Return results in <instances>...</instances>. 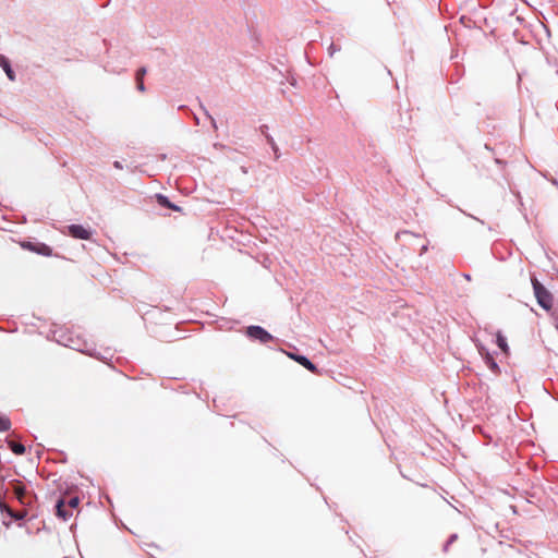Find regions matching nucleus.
Returning <instances> with one entry per match:
<instances>
[{
  "instance_id": "f257e3e1",
  "label": "nucleus",
  "mask_w": 558,
  "mask_h": 558,
  "mask_svg": "<svg viewBox=\"0 0 558 558\" xmlns=\"http://www.w3.org/2000/svg\"><path fill=\"white\" fill-rule=\"evenodd\" d=\"M531 281L538 305L549 311L553 307V294L535 277H532Z\"/></svg>"
},
{
  "instance_id": "f03ea898",
  "label": "nucleus",
  "mask_w": 558,
  "mask_h": 558,
  "mask_svg": "<svg viewBox=\"0 0 558 558\" xmlns=\"http://www.w3.org/2000/svg\"><path fill=\"white\" fill-rule=\"evenodd\" d=\"M78 504L80 498L77 496L70 497L68 500L64 498L58 499L56 504L57 515L66 521L70 517H72V511L77 509Z\"/></svg>"
},
{
  "instance_id": "7ed1b4c3",
  "label": "nucleus",
  "mask_w": 558,
  "mask_h": 558,
  "mask_svg": "<svg viewBox=\"0 0 558 558\" xmlns=\"http://www.w3.org/2000/svg\"><path fill=\"white\" fill-rule=\"evenodd\" d=\"M245 335L250 339L256 340L263 344L268 343L274 339L272 335H270L266 329L255 325L248 326L246 328Z\"/></svg>"
},
{
  "instance_id": "20e7f679",
  "label": "nucleus",
  "mask_w": 558,
  "mask_h": 558,
  "mask_svg": "<svg viewBox=\"0 0 558 558\" xmlns=\"http://www.w3.org/2000/svg\"><path fill=\"white\" fill-rule=\"evenodd\" d=\"M66 229L68 234L74 239L88 240L92 236V230L82 225H70Z\"/></svg>"
},
{
  "instance_id": "39448f33",
  "label": "nucleus",
  "mask_w": 558,
  "mask_h": 558,
  "mask_svg": "<svg viewBox=\"0 0 558 558\" xmlns=\"http://www.w3.org/2000/svg\"><path fill=\"white\" fill-rule=\"evenodd\" d=\"M65 347H70L78 352L86 353L90 356H96V350L93 348L92 344H88L87 342L80 343L78 341H75L73 339H69L68 342H63Z\"/></svg>"
},
{
  "instance_id": "423d86ee",
  "label": "nucleus",
  "mask_w": 558,
  "mask_h": 558,
  "mask_svg": "<svg viewBox=\"0 0 558 558\" xmlns=\"http://www.w3.org/2000/svg\"><path fill=\"white\" fill-rule=\"evenodd\" d=\"M478 352L484 359L485 364L489 367V369L494 373L499 372V366L493 355L489 353L487 349H485L483 345L478 347Z\"/></svg>"
},
{
  "instance_id": "0eeeda50",
  "label": "nucleus",
  "mask_w": 558,
  "mask_h": 558,
  "mask_svg": "<svg viewBox=\"0 0 558 558\" xmlns=\"http://www.w3.org/2000/svg\"><path fill=\"white\" fill-rule=\"evenodd\" d=\"M289 356L292 360H294L295 362H298L299 364H301L303 367L308 369L310 372H312V373H316L317 372L316 365L314 363H312L306 356L299 355V354H293V353H290Z\"/></svg>"
},
{
  "instance_id": "6e6552de",
  "label": "nucleus",
  "mask_w": 558,
  "mask_h": 558,
  "mask_svg": "<svg viewBox=\"0 0 558 558\" xmlns=\"http://www.w3.org/2000/svg\"><path fill=\"white\" fill-rule=\"evenodd\" d=\"M0 68L3 69V71L5 72L8 78L11 81V82H14L15 81V73L10 64V61L8 60V58L3 54L0 53Z\"/></svg>"
},
{
  "instance_id": "1a4fd4ad",
  "label": "nucleus",
  "mask_w": 558,
  "mask_h": 558,
  "mask_svg": "<svg viewBox=\"0 0 558 558\" xmlns=\"http://www.w3.org/2000/svg\"><path fill=\"white\" fill-rule=\"evenodd\" d=\"M157 201L159 203V205L163 206V207H167V208H171L173 210H181V208L174 204H172L167 196L162 195V194H157Z\"/></svg>"
},
{
  "instance_id": "9d476101",
  "label": "nucleus",
  "mask_w": 558,
  "mask_h": 558,
  "mask_svg": "<svg viewBox=\"0 0 558 558\" xmlns=\"http://www.w3.org/2000/svg\"><path fill=\"white\" fill-rule=\"evenodd\" d=\"M496 343L505 353H508L509 347L507 339L500 332H498L496 336Z\"/></svg>"
},
{
  "instance_id": "9b49d317",
  "label": "nucleus",
  "mask_w": 558,
  "mask_h": 558,
  "mask_svg": "<svg viewBox=\"0 0 558 558\" xmlns=\"http://www.w3.org/2000/svg\"><path fill=\"white\" fill-rule=\"evenodd\" d=\"M9 447L15 454H23L25 452V447L22 444L9 441Z\"/></svg>"
},
{
  "instance_id": "f8f14e48",
  "label": "nucleus",
  "mask_w": 558,
  "mask_h": 558,
  "mask_svg": "<svg viewBox=\"0 0 558 558\" xmlns=\"http://www.w3.org/2000/svg\"><path fill=\"white\" fill-rule=\"evenodd\" d=\"M10 427H11L10 420L7 416L0 415V432H5V430L10 429Z\"/></svg>"
},
{
  "instance_id": "ddd939ff",
  "label": "nucleus",
  "mask_w": 558,
  "mask_h": 558,
  "mask_svg": "<svg viewBox=\"0 0 558 558\" xmlns=\"http://www.w3.org/2000/svg\"><path fill=\"white\" fill-rule=\"evenodd\" d=\"M266 138H267V142H268L269 146L271 147V149L275 153L276 159L279 158V148H278L275 140L270 135H267Z\"/></svg>"
},
{
  "instance_id": "4468645a",
  "label": "nucleus",
  "mask_w": 558,
  "mask_h": 558,
  "mask_svg": "<svg viewBox=\"0 0 558 558\" xmlns=\"http://www.w3.org/2000/svg\"><path fill=\"white\" fill-rule=\"evenodd\" d=\"M340 50V47L336 46L333 43H331L328 47V54L332 57L337 51Z\"/></svg>"
},
{
  "instance_id": "2eb2a0df",
  "label": "nucleus",
  "mask_w": 558,
  "mask_h": 558,
  "mask_svg": "<svg viewBox=\"0 0 558 558\" xmlns=\"http://www.w3.org/2000/svg\"><path fill=\"white\" fill-rule=\"evenodd\" d=\"M145 74H146V69L145 68L138 69L137 72H136V81L143 80Z\"/></svg>"
},
{
  "instance_id": "dca6fc26",
  "label": "nucleus",
  "mask_w": 558,
  "mask_h": 558,
  "mask_svg": "<svg viewBox=\"0 0 558 558\" xmlns=\"http://www.w3.org/2000/svg\"><path fill=\"white\" fill-rule=\"evenodd\" d=\"M457 539V534H453L449 537V539L447 541V543L445 544L444 546V550L447 551L449 546Z\"/></svg>"
},
{
  "instance_id": "f3484780",
  "label": "nucleus",
  "mask_w": 558,
  "mask_h": 558,
  "mask_svg": "<svg viewBox=\"0 0 558 558\" xmlns=\"http://www.w3.org/2000/svg\"><path fill=\"white\" fill-rule=\"evenodd\" d=\"M40 254L48 255L50 253L49 246L41 244V248L37 251Z\"/></svg>"
},
{
  "instance_id": "a211bd4d",
  "label": "nucleus",
  "mask_w": 558,
  "mask_h": 558,
  "mask_svg": "<svg viewBox=\"0 0 558 558\" xmlns=\"http://www.w3.org/2000/svg\"><path fill=\"white\" fill-rule=\"evenodd\" d=\"M205 114L210 120L213 128L216 130L217 129L216 120L209 114V112L207 110H205Z\"/></svg>"
},
{
  "instance_id": "6ab92c4d",
  "label": "nucleus",
  "mask_w": 558,
  "mask_h": 558,
  "mask_svg": "<svg viewBox=\"0 0 558 558\" xmlns=\"http://www.w3.org/2000/svg\"><path fill=\"white\" fill-rule=\"evenodd\" d=\"M137 89H138L140 92H144V90H145V85H144L143 80L137 81Z\"/></svg>"
},
{
  "instance_id": "aec40b11",
  "label": "nucleus",
  "mask_w": 558,
  "mask_h": 558,
  "mask_svg": "<svg viewBox=\"0 0 558 558\" xmlns=\"http://www.w3.org/2000/svg\"><path fill=\"white\" fill-rule=\"evenodd\" d=\"M113 167L117 168V169H122L123 168V166H122V163L120 161H114L113 162Z\"/></svg>"
},
{
  "instance_id": "412c9836",
  "label": "nucleus",
  "mask_w": 558,
  "mask_h": 558,
  "mask_svg": "<svg viewBox=\"0 0 558 558\" xmlns=\"http://www.w3.org/2000/svg\"><path fill=\"white\" fill-rule=\"evenodd\" d=\"M427 251V245H423L421 248V255Z\"/></svg>"
},
{
  "instance_id": "4be33fe9",
  "label": "nucleus",
  "mask_w": 558,
  "mask_h": 558,
  "mask_svg": "<svg viewBox=\"0 0 558 558\" xmlns=\"http://www.w3.org/2000/svg\"><path fill=\"white\" fill-rule=\"evenodd\" d=\"M463 277L469 281L471 280V276L469 274H463Z\"/></svg>"
}]
</instances>
